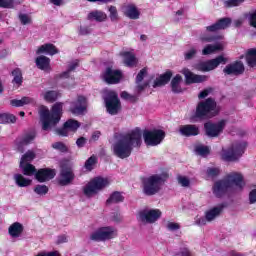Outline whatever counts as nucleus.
Wrapping results in <instances>:
<instances>
[{"label":"nucleus","mask_w":256,"mask_h":256,"mask_svg":"<svg viewBox=\"0 0 256 256\" xmlns=\"http://www.w3.org/2000/svg\"><path fill=\"white\" fill-rule=\"evenodd\" d=\"M89 107V99L85 95H77L76 98L70 103V113L72 115H85Z\"/></svg>","instance_id":"obj_11"},{"label":"nucleus","mask_w":256,"mask_h":256,"mask_svg":"<svg viewBox=\"0 0 256 256\" xmlns=\"http://www.w3.org/2000/svg\"><path fill=\"white\" fill-rule=\"evenodd\" d=\"M35 103V99L31 97H23L20 100L19 99H13L10 101V105L12 107H24V105H33Z\"/></svg>","instance_id":"obj_33"},{"label":"nucleus","mask_w":256,"mask_h":256,"mask_svg":"<svg viewBox=\"0 0 256 256\" xmlns=\"http://www.w3.org/2000/svg\"><path fill=\"white\" fill-rule=\"evenodd\" d=\"M52 148L56 149V151H61L62 153H66L67 151V146L63 142L53 143Z\"/></svg>","instance_id":"obj_51"},{"label":"nucleus","mask_w":256,"mask_h":256,"mask_svg":"<svg viewBox=\"0 0 256 256\" xmlns=\"http://www.w3.org/2000/svg\"><path fill=\"white\" fill-rule=\"evenodd\" d=\"M166 229H168V231H179L181 225L177 222H168L166 224Z\"/></svg>","instance_id":"obj_53"},{"label":"nucleus","mask_w":256,"mask_h":256,"mask_svg":"<svg viewBox=\"0 0 256 256\" xmlns=\"http://www.w3.org/2000/svg\"><path fill=\"white\" fill-rule=\"evenodd\" d=\"M233 187L238 191H241L245 187V181H243V175L241 173L231 172L223 180L215 182L212 187L213 195L215 197H223Z\"/></svg>","instance_id":"obj_3"},{"label":"nucleus","mask_w":256,"mask_h":256,"mask_svg":"<svg viewBox=\"0 0 256 256\" xmlns=\"http://www.w3.org/2000/svg\"><path fill=\"white\" fill-rule=\"evenodd\" d=\"M88 19L101 23L107 19V14L101 10H94L88 14Z\"/></svg>","instance_id":"obj_35"},{"label":"nucleus","mask_w":256,"mask_h":256,"mask_svg":"<svg viewBox=\"0 0 256 256\" xmlns=\"http://www.w3.org/2000/svg\"><path fill=\"white\" fill-rule=\"evenodd\" d=\"M108 11L110 13L111 21H117L119 19V14L117 13V7L110 6Z\"/></svg>","instance_id":"obj_52"},{"label":"nucleus","mask_w":256,"mask_h":256,"mask_svg":"<svg viewBox=\"0 0 256 256\" xmlns=\"http://www.w3.org/2000/svg\"><path fill=\"white\" fill-rule=\"evenodd\" d=\"M179 133L184 137H195L199 134V127L196 125H182L179 127Z\"/></svg>","instance_id":"obj_25"},{"label":"nucleus","mask_w":256,"mask_h":256,"mask_svg":"<svg viewBox=\"0 0 256 256\" xmlns=\"http://www.w3.org/2000/svg\"><path fill=\"white\" fill-rule=\"evenodd\" d=\"M184 15H185V10L179 9L178 11L175 12V20L179 21V19H182Z\"/></svg>","instance_id":"obj_58"},{"label":"nucleus","mask_w":256,"mask_h":256,"mask_svg":"<svg viewBox=\"0 0 256 256\" xmlns=\"http://www.w3.org/2000/svg\"><path fill=\"white\" fill-rule=\"evenodd\" d=\"M141 137V130L137 129L126 135L118 136L112 146L114 155L119 159H127L131 156L133 148L141 145Z\"/></svg>","instance_id":"obj_2"},{"label":"nucleus","mask_w":256,"mask_h":256,"mask_svg":"<svg viewBox=\"0 0 256 256\" xmlns=\"http://www.w3.org/2000/svg\"><path fill=\"white\" fill-rule=\"evenodd\" d=\"M35 178L39 183H45V181H50V179H53L56 175L55 170L44 168L38 170V172H34Z\"/></svg>","instance_id":"obj_20"},{"label":"nucleus","mask_w":256,"mask_h":256,"mask_svg":"<svg viewBox=\"0 0 256 256\" xmlns=\"http://www.w3.org/2000/svg\"><path fill=\"white\" fill-rule=\"evenodd\" d=\"M246 61L249 67H255L256 65V49H250L246 54Z\"/></svg>","instance_id":"obj_38"},{"label":"nucleus","mask_w":256,"mask_h":256,"mask_svg":"<svg viewBox=\"0 0 256 256\" xmlns=\"http://www.w3.org/2000/svg\"><path fill=\"white\" fill-rule=\"evenodd\" d=\"M181 83H183V77H181V75L179 74L172 79L171 87L173 93H181V91H183V89L181 88Z\"/></svg>","instance_id":"obj_36"},{"label":"nucleus","mask_w":256,"mask_h":256,"mask_svg":"<svg viewBox=\"0 0 256 256\" xmlns=\"http://www.w3.org/2000/svg\"><path fill=\"white\" fill-rule=\"evenodd\" d=\"M115 237H117V229L111 226L98 228L90 235L92 241H109Z\"/></svg>","instance_id":"obj_12"},{"label":"nucleus","mask_w":256,"mask_h":256,"mask_svg":"<svg viewBox=\"0 0 256 256\" xmlns=\"http://www.w3.org/2000/svg\"><path fill=\"white\" fill-rule=\"evenodd\" d=\"M68 238L65 235L59 236L57 239V243H67Z\"/></svg>","instance_id":"obj_62"},{"label":"nucleus","mask_w":256,"mask_h":256,"mask_svg":"<svg viewBox=\"0 0 256 256\" xmlns=\"http://www.w3.org/2000/svg\"><path fill=\"white\" fill-rule=\"evenodd\" d=\"M231 25V18H222L218 20L215 24L206 27V32L201 36V41H206V43H211L213 41H219L215 44H209L202 50V55H213L217 51H223L225 48V42L223 41V36H207V33H217L222 29H227Z\"/></svg>","instance_id":"obj_1"},{"label":"nucleus","mask_w":256,"mask_h":256,"mask_svg":"<svg viewBox=\"0 0 256 256\" xmlns=\"http://www.w3.org/2000/svg\"><path fill=\"white\" fill-rule=\"evenodd\" d=\"M249 202L251 204L256 203V188L252 189L249 193Z\"/></svg>","instance_id":"obj_57"},{"label":"nucleus","mask_w":256,"mask_h":256,"mask_svg":"<svg viewBox=\"0 0 256 256\" xmlns=\"http://www.w3.org/2000/svg\"><path fill=\"white\" fill-rule=\"evenodd\" d=\"M96 164H97V157L91 156L85 163V169H87V171H92V169L95 167Z\"/></svg>","instance_id":"obj_48"},{"label":"nucleus","mask_w":256,"mask_h":256,"mask_svg":"<svg viewBox=\"0 0 256 256\" xmlns=\"http://www.w3.org/2000/svg\"><path fill=\"white\" fill-rule=\"evenodd\" d=\"M196 55H197V46H192L184 52V59L185 61H191V59H195Z\"/></svg>","instance_id":"obj_41"},{"label":"nucleus","mask_w":256,"mask_h":256,"mask_svg":"<svg viewBox=\"0 0 256 256\" xmlns=\"http://www.w3.org/2000/svg\"><path fill=\"white\" fill-rule=\"evenodd\" d=\"M8 233L13 239H17L23 234V224L15 222L8 228Z\"/></svg>","instance_id":"obj_30"},{"label":"nucleus","mask_w":256,"mask_h":256,"mask_svg":"<svg viewBox=\"0 0 256 256\" xmlns=\"http://www.w3.org/2000/svg\"><path fill=\"white\" fill-rule=\"evenodd\" d=\"M33 159H35V152L28 151L25 153V155L22 156L20 161V169H22L23 174L27 175L28 177H31V175H35V173L37 172L35 166L30 164Z\"/></svg>","instance_id":"obj_14"},{"label":"nucleus","mask_w":256,"mask_h":256,"mask_svg":"<svg viewBox=\"0 0 256 256\" xmlns=\"http://www.w3.org/2000/svg\"><path fill=\"white\" fill-rule=\"evenodd\" d=\"M120 57H122L126 67H135V65H137V57H135V54L132 51L124 50L120 52Z\"/></svg>","instance_id":"obj_24"},{"label":"nucleus","mask_w":256,"mask_h":256,"mask_svg":"<svg viewBox=\"0 0 256 256\" xmlns=\"http://www.w3.org/2000/svg\"><path fill=\"white\" fill-rule=\"evenodd\" d=\"M174 256H193V253H191L187 246H181Z\"/></svg>","instance_id":"obj_47"},{"label":"nucleus","mask_w":256,"mask_h":256,"mask_svg":"<svg viewBox=\"0 0 256 256\" xmlns=\"http://www.w3.org/2000/svg\"><path fill=\"white\" fill-rule=\"evenodd\" d=\"M36 66L41 71H51V59L47 56H38L36 58Z\"/></svg>","instance_id":"obj_29"},{"label":"nucleus","mask_w":256,"mask_h":256,"mask_svg":"<svg viewBox=\"0 0 256 256\" xmlns=\"http://www.w3.org/2000/svg\"><path fill=\"white\" fill-rule=\"evenodd\" d=\"M39 115L43 131H49V129L55 127V125L61 121V115H63V103H55L52 106L51 111H49L47 106H40Z\"/></svg>","instance_id":"obj_4"},{"label":"nucleus","mask_w":256,"mask_h":256,"mask_svg":"<svg viewBox=\"0 0 256 256\" xmlns=\"http://www.w3.org/2000/svg\"><path fill=\"white\" fill-rule=\"evenodd\" d=\"M13 75V83L14 85H21L23 83V73L21 72V69L17 68L12 72Z\"/></svg>","instance_id":"obj_42"},{"label":"nucleus","mask_w":256,"mask_h":256,"mask_svg":"<svg viewBox=\"0 0 256 256\" xmlns=\"http://www.w3.org/2000/svg\"><path fill=\"white\" fill-rule=\"evenodd\" d=\"M195 152L197 153V155H201V157H206V155H209V147L198 146L196 147Z\"/></svg>","instance_id":"obj_50"},{"label":"nucleus","mask_w":256,"mask_h":256,"mask_svg":"<svg viewBox=\"0 0 256 256\" xmlns=\"http://www.w3.org/2000/svg\"><path fill=\"white\" fill-rule=\"evenodd\" d=\"M178 183L182 186V187H189L190 185V181L189 178L185 177V176H180L178 177Z\"/></svg>","instance_id":"obj_54"},{"label":"nucleus","mask_w":256,"mask_h":256,"mask_svg":"<svg viewBox=\"0 0 256 256\" xmlns=\"http://www.w3.org/2000/svg\"><path fill=\"white\" fill-rule=\"evenodd\" d=\"M40 97L47 103H54L59 97V92L55 90H45L40 94Z\"/></svg>","instance_id":"obj_31"},{"label":"nucleus","mask_w":256,"mask_h":256,"mask_svg":"<svg viewBox=\"0 0 256 256\" xmlns=\"http://www.w3.org/2000/svg\"><path fill=\"white\" fill-rule=\"evenodd\" d=\"M19 20L21 21L22 25H31V23H33L31 15L29 14H20Z\"/></svg>","instance_id":"obj_49"},{"label":"nucleus","mask_w":256,"mask_h":256,"mask_svg":"<svg viewBox=\"0 0 256 256\" xmlns=\"http://www.w3.org/2000/svg\"><path fill=\"white\" fill-rule=\"evenodd\" d=\"M207 218L206 217H196L195 218V225H207Z\"/></svg>","instance_id":"obj_56"},{"label":"nucleus","mask_w":256,"mask_h":256,"mask_svg":"<svg viewBox=\"0 0 256 256\" xmlns=\"http://www.w3.org/2000/svg\"><path fill=\"white\" fill-rule=\"evenodd\" d=\"M81 127V123L77 120L69 119L64 123V127L62 129L56 130V133L58 135H61L62 137H67L69 135V131L72 133H75Z\"/></svg>","instance_id":"obj_19"},{"label":"nucleus","mask_w":256,"mask_h":256,"mask_svg":"<svg viewBox=\"0 0 256 256\" xmlns=\"http://www.w3.org/2000/svg\"><path fill=\"white\" fill-rule=\"evenodd\" d=\"M17 121V117L15 115L10 114V113H3L0 114V123L5 124V123H15Z\"/></svg>","instance_id":"obj_40"},{"label":"nucleus","mask_w":256,"mask_h":256,"mask_svg":"<svg viewBox=\"0 0 256 256\" xmlns=\"http://www.w3.org/2000/svg\"><path fill=\"white\" fill-rule=\"evenodd\" d=\"M223 209H225V205L223 204H219L217 206H214L208 209L205 212V218L208 221V223H211V221H215V219H217V217H219V215L223 213Z\"/></svg>","instance_id":"obj_22"},{"label":"nucleus","mask_w":256,"mask_h":256,"mask_svg":"<svg viewBox=\"0 0 256 256\" xmlns=\"http://www.w3.org/2000/svg\"><path fill=\"white\" fill-rule=\"evenodd\" d=\"M34 140H35V132H30L26 134L21 141L16 142L18 151H23V146L29 145V143L33 142Z\"/></svg>","instance_id":"obj_34"},{"label":"nucleus","mask_w":256,"mask_h":256,"mask_svg":"<svg viewBox=\"0 0 256 256\" xmlns=\"http://www.w3.org/2000/svg\"><path fill=\"white\" fill-rule=\"evenodd\" d=\"M227 125V120H220L216 123L207 122L204 124V129L207 137L215 138L219 137L221 133H223V130L225 129V126Z\"/></svg>","instance_id":"obj_15"},{"label":"nucleus","mask_w":256,"mask_h":256,"mask_svg":"<svg viewBox=\"0 0 256 256\" xmlns=\"http://www.w3.org/2000/svg\"><path fill=\"white\" fill-rule=\"evenodd\" d=\"M225 64H227V58L223 55H220L214 59L195 64L194 69H196V71H202L203 73H209V71H215L219 65Z\"/></svg>","instance_id":"obj_9"},{"label":"nucleus","mask_w":256,"mask_h":256,"mask_svg":"<svg viewBox=\"0 0 256 256\" xmlns=\"http://www.w3.org/2000/svg\"><path fill=\"white\" fill-rule=\"evenodd\" d=\"M22 0H0V7L3 9H13L15 5H19Z\"/></svg>","instance_id":"obj_39"},{"label":"nucleus","mask_w":256,"mask_h":256,"mask_svg":"<svg viewBox=\"0 0 256 256\" xmlns=\"http://www.w3.org/2000/svg\"><path fill=\"white\" fill-rule=\"evenodd\" d=\"M85 143H87V139H85V137H80L76 141L77 147H85Z\"/></svg>","instance_id":"obj_59"},{"label":"nucleus","mask_w":256,"mask_h":256,"mask_svg":"<svg viewBox=\"0 0 256 256\" xmlns=\"http://www.w3.org/2000/svg\"><path fill=\"white\" fill-rule=\"evenodd\" d=\"M99 137H101V132H99V131H96L92 134L93 141H97V139H99Z\"/></svg>","instance_id":"obj_64"},{"label":"nucleus","mask_w":256,"mask_h":256,"mask_svg":"<svg viewBox=\"0 0 256 256\" xmlns=\"http://www.w3.org/2000/svg\"><path fill=\"white\" fill-rule=\"evenodd\" d=\"M37 55H57V53H59V49H57V47L53 44H43L42 46H40L37 51H36Z\"/></svg>","instance_id":"obj_27"},{"label":"nucleus","mask_w":256,"mask_h":256,"mask_svg":"<svg viewBox=\"0 0 256 256\" xmlns=\"http://www.w3.org/2000/svg\"><path fill=\"white\" fill-rule=\"evenodd\" d=\"M245 71V66L241 62H235L224 68L226 75H241Z\"/></svg>","instance_id":"obj_23"},{"label":"nucleus","mask_w":256,"mask_h":256,"mask_svg":"<svg viewBox=\"0 0 256 256\" xmlns=\"http://www.w3.org/2000/svg\"><path fill=\"white\" fill-rule=\"evenodd\" d=\"M123 202V195L119 192H114L111 194V196L108 198L107 203H121Z\"/></svg>","instance_id":"obj_43"},{"label":"nucleus","mask_w":256,"mask_h":256,"mask_svg":"<svg viewBox=\"0 0 256 256\" xmlns=\"http://www.w3.org/2000/svg\"><path fill=\"white\" fill-rule=\"evenodd\" d=\"M78 65H79V61L77 60L74 62H71L68 66V71L62 73L61 75L62 79H67V77H69V73H71V71H75Z\"/></svg>","instance_id":"obj_44"},{"label":"nucleus","mask_w":256,"mask_h":256,"mask_svg":"<svg viewBox=\"0 0 256 256\" xmlns=\"http://www.w3.org/2000/svg\"><path fill=\"white\" fill-rule=\"evenodd\" d=\"M211 91H212L211 88L203 90L202 92H200V94L198 96L199 99H205V97H207L209 95V93H211Z\"/></svg>","instance_id":"obj_60"},{"label":"nucleus","mask_w":256,"mask_h":256,"mask_svg":"<svg viewBox=\"0 0 256 256\" xmlns=\"http://www.w3.org/2000/svg\"><path fill=\"white\" fill-rule=\"evenodd\" d=\"M122 13L125 15V17H128V19H139L141 12L139 11V8L135 6V4H126L122 7Z\"/></svg>","instance_id":"obj_21"},{"label":"nucleus","mask_w":256,"mask_h":256,"mask_svg":"<svg viewBox=\"0 0 256 256\" xmlns=\"http://www.w3.org/2000/svg\"><path fill=\"white\" fill-rule=\"evenodd\" d=\"M163 213L159 209H145L139 212L138 219L142 223H156Z\"/></svg>","instance_id":"obj_16"},{"label":"nucleus","mask_w":256,"mask_h":256,"mask_svg":"<svg viewBox=\"0 0 256 256\" xmlns=\"http://www.w3.org/2000/svg\"><path fill=\"white\" fill-rule=\"evenodd\" d=\"M121 98L125 99L126 101H129L131 99V95L127 92H122L121 93Z\"/></svg>","instance_id":"obj_63"},{"label":"nucleus","mask_w":256,"mask_h":256,"mask_svg":"<svg viewBox=\"0 0 256 256\" xmlns=\"http://www.w3.org/2000/svg\"><path fill=\"white\" fill-rule=\"evenodd\" d=\"M109 185H111L109 179L96 177L83 187V195L91 199V197H95L99 191H103V189L109 187Z\"/></svg>","instance_id":"obj_6"},{"label":"nucleus","mask_w":256,"mask_h":256,"mask_svg":"<svg viewBox=\"0 0 256 256\" xmlns=\"http://www.w3.org/2000/svg\"><path fill=\"white\" fill-rule=\"evenodd\" d=\"M34 193L40 196L47 195V193H49V187L46 185H36L34 188Z\"/></svg>","instance_id":"obj_45"},{"label":"nucleus","mask_w":256,"mask_h":256,"mask_svg":"<svg viewBox=\"0 0 256 256\" xmlns=\"http://www.w3.org/2000/svg\"><path fill=\"white\" fill-rule=\"evenodd\" d=\"M180 73H182V75H184V77L186 79V83L188 85H191L193 83H205V81H207V76L195 74V73L191 72V70H189V68H183L180 71Z\"/></svg>","instance_id":"obj_18"},{"label":"nucleus","mask_w":256,"mask_h":256,"mask_svg":"<svg viewBox=\"0 0 256 256\" xmlns=\"http://www.w3.org/2000/svg\"><path fill=\"white\" fill-rule=\"evenodd\" d=\"M163 183H165V175L163 174H154L146 178L143 188L145 195H156V193L161 191Z\"/></svg>","instance_id":"obj_7"},{"label":"nucleus","mask_w":256,"mask_h":256,"mask_svg":"<svg viewBox=\"0 0 256 256\" xmlns=\"http://www.w3.org/2000/svg\"><path fill=\"white\" fill-rule=\"evenodd\" d=\"M171 77H173V73H171V71H168V72L160 75L154 81L153 87H163V85H167V83H169V81H171Z\"/></svg>","instance_id":"obj_32"},{"label":"nucleus","mask_w":256,"mask_h":256,"mask_svg":"<svg viewBox=\"0 0 256 256\" xmlns=\"http://www.w3.org/2000/svg\"><path fill=\"white\" fill-rule=\"evenodd\" d=\"M225 7H239L245 3V0H222Z\"/></svg>","instance_id":"obj_46"},{"label":"nucleus","mask_w":256,"mask_h":256,"mask_svg":"<svg viewBox=\"0 0 256 256\" xmlns=\"http://www.w3.org/2000/svg\"><path fill=\"white\" fill-rule=\"evenodd\" d=\"M145 77H147V68H143L142 70H140V72L136 76V89L138 93H140V91H143V89H145V87L149 85V82H143V79H145Z\"/></svg>","instance_id":"obj_28"},{"label":"nucleus","mask_w":256,"mask_h":256,"mask_svg":"<svg viewBox=\"0 0 256 256\" xmlns=\"http://www.w3.org/2000/svg\"><path fill=\"white\" fill-rule=\"evenodd\" d=\"M50 3L56 5L57 7H61V5H64L65 2L63 0H50Z\"/></svg>","instance_id":"obj_61"},{"label":"nucleus","mask_w":256,"mask_h":256,"mask_svg":"<svg viewBox=\"0 0 256 256\" xmlns=\"http://www.w3.org/2000/svg\"><path fill=\"white\" fill-rule=\"evenodd\" d=\"M245 144L234 142L226 149H222L221 156L224 161H237L245 153Z\"/></svg>","instance_id":"obj_8"},{"label":"nucleus","mask_w":256,"mask_h":256,"mask_svg":"<svg viewBox=\"0 0 256 256\" xmlns=\"http://www.w3.org/2000/svg\"><path fill=\"white\" fill-rule=\"evenodd\" d=\"M104 101L106 103L107 112L110 115H117L119 111H121V102L119 101V97L115 91L106 90Z\"/></svg>","instance_id":"obj_10"},{"label":"nucleus","mask_w":256,"mask_h":256,"mask_svg":"<svg viewBox=\"0 0 256 256\" xmlns=\"http://www.w3.org/2000/svg\"><path fill=\"white\" fill-rule=\"evenodd\" d=\"M144 143L150 147H156L165 139V131L155 129L152 131H144Z\"/></svg>","instance_id":"obj_13"},{"label":"nucleus","mask_w":256,"mask_h":256,"mask_svg":"<svg viewBox=\"0 0 256 256\" xmlns=\"http://www.w3.org/2000/svg\"><path fill=\"white\" fill-rule=\"evenodd\" d=\"M14 181L18 187H29L31 185V179L25 178L21 174H15Z\"/></svg>","instance_id":"obj_37"},{"label":"nucleus","mask_w":256,"mask_h":256,"mask_svg":"<svg viewBox=\"0 0 256 256\" xmlns=\"http://www.w3.org/2000/svg\"><path fill=\"white\" fill-rule=\"evenodd\" d=\"M75 179L73 170L71 168H63L60 173L59 183L60 185H69Z\"/></svg>","instance_id":"obj_26"},{"label":"nucleus","mask_w":256,"mask_h":256,"mask_svg":"<svg viewBox=\"0 0 256 256\" xmlns=\"http://www.w3.org/2000/svg\"><path fill=\"white\" fill-rule=\"evenodd\" d=\"M219 173H220L219 168H208L207 169L208 177H217V175H219Z\"/></svg>","instance_id":"obj_55"},{"label":"nucleus","mask_w":256,"mask_h":256,"mask_svg":"<svg viewBox=\"0 0 256 256\" xmlns=\"http://www.w3.org/2000/svg\"><path fill=\"white\" fill-rule=\"evenodd\" d=\"M122 77L123 74L121 73V70L113 69L112 67L106 68L102 74V79H104L108 85H117Z\"/></svg>","instance_id":"obj_17"},{"label":"nucleus","mask_w":256,"mask_h":256,"mask_svg":"<svg viewBox=\"0 0 256 256\" xmlns=\"http://www.w3.org/2000/svg\"><path fill=\"white\" fill-rule=\"evenodd\" d=\"M218 114L219 106H217L215 100L208 98L197 105L195 116L192 119H211V117Z\"/></svg>","instance_id":"obj_5"}]
</instances>
